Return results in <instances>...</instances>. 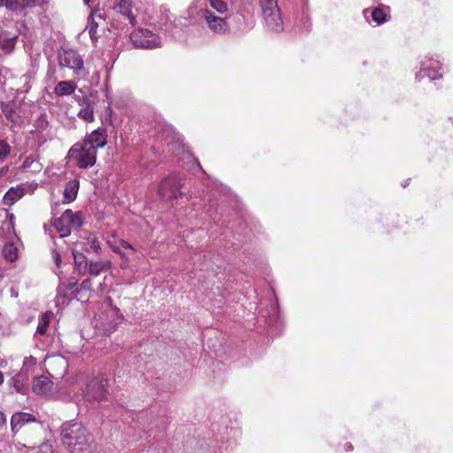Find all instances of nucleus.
<instances>
[{
	"label": "nucleus",
	"instance_id": "nucleus-34",
	"mask_svg": "<svg viewBox=\"0 0 453 453\" xmlns=\"http://www.w3.org/2000/svg\"><path fill=\"white\" fill-rule=\"evenodd\" d=\"M11 153V146L4 140H0V162H3Z\"/></svg>",
	"mask_w": 453,
	"mask_h": 453
},
{
	"label": "nucleus",
	"instance_id": "nucleus-25",
	"mask_svg": "<svg viewBox=\"0 0 453 453\" xmlns=\"http://www.w3.org/2000/svg\"><path fill=\"white\" fill-rule=\"evenodd\" d=\"M78 280L75 278H70L65 281H61L58 285V295L62 294V290H69L73 296L78 294Z\"/></svg>",
	"mask_w": 453,
	"mask_h": 453
},
{
	"label": "nucleus",
	"instance_id": "nucleus-31",
	"mask_svg": "<svg viewBox=\"0 0 453 453\" xmlns=\"http://www.w3.org/2000/svg\"><path fill=\"white\" fill-rule=\"evenodd\" d=\"M78 116L88 122H92L95 119L94 110L90 105L84 106L79 111Z\"/></svg>",
	"mask_w": 453,
	"mask_h": 453
},
{
	"label": "nucleus",
	"instance_id": "nucleus-32",
	"mask_svg": "<svg viewBox=\"0 0 453 453\" xmlns=\"http://www.w3.org/2000/svg\"><path fill=\"white\" fill-rule=\"evenodd\" d=\"M33 80L34 76L31 73H26L20 77V82L23 85L21 92L27 93L30 90Z\"/></svg>",
	"mask_w": 453,
	"mask_h": 453
},
{
	"label": "nucleus",
	"instance_id": "nucleus-42",
	"mask_svg": "<svg viewBox=\"0 0 453 453\" xmlns=\"http://www.w3.org/2000/svg\"><path fill=\"white\" fill-rule=\"evenodd\" d=\"M6 423V416L3 411H0V426L5 425Z\"/></svg>",
	"mask_w": 453,
	"mask_h": 453
},
{
	"label": "nucleus",
	"instance_id": "nucleus-6",
	"mask_svg": "<svg viewBox=\"0 0 453 453\" xmlns=\"http://www.w3.org/2000/svg\"><path fill=\"white\" fill-rule=\"evenodd\" d=\"M198 15L212 33L225 35L230 31L226 17H219L207 8L201 9Z\"/></svg>",
	"mask_w": 453,
	"mask_h": 453
},
{
	"label": "nucleus",
	"instance_id": "nucleus-14",
	"mask_svg": "<svg viewBox=\"0 0 453 453\" xmlns=\"http://www.w3.org/2000/svg\"><path fill=\"white\" fill-rule=\"evenodd\" d=\"M40 4V0H7V9L17 13H25L27 9H31Z\"/></svg>",
	"mask_w": 453,
	"mask_h": 453
},
{
	"label": "nucleus",
	"instance_id": "nucleus-30",
	"mask_svg": "<svg viewBox=\"0 0 453 453\" xmlns=\"http://www.w3.org/2000/svg\"><path fill=\"white\" fill-rule=\"evenodd\" d=\"M208 3L211 8L220 14L226 13L228 10L227 4L223 0H208Z\"/></svg>",
	"mask_w": 453,
	"mask_h": 453
},
{
	"label": "nucleus",
	"instance_id": "nucleus-21",
	"mask_svg": "<svg viewBox=\"0 0 453 453\" xmlns=\"http://www.w3.org/2000/svg\"><path fill=\"white\" fill-rule=\"evenodd\" d=\"M25 194L24 188L20 187L11 188L4 196V203L6 205H12Z\"/></svg>",
	"mask_w": 453,
	"mask_h": 453
},
{
	"label": "nucleus",
	"instance_id": "nucleus-46",
	"mask_svg": "<svg viewBox=\"0 0 453 453\" xmlns=\"http://www.w3.org/2000/svg\"><path fill=\"white\" fill-rule=\"evenodd\" d=\"M112 250L115 252V253H118V254H121V251L119 250V247H112Z\"/></svg>",
	"mask_w": 453,
	"mask_h": 453
},
{
	"label": "nucleus",
	"instance_id": "nucleus-7",
	"mask_svg": "<svg viewBox=\"0 0 453 453\" xmlns=\"http://www.w3.org/2000/svg\"><path fill=\"white\" fill-rule=\"evenodd\" d=\"M182 180L180 175L172 173L160 183L158 194L165 199H176L182 195L180 191Z\"/></svg>",
	"mask_w": 453,
	"mask_h": 453
},
{
	"label": "nucleus",
	"instance_id": "nucleus-12",
	"mask_svg": "<svg viewBox=\"0 0 453 453\" xmlns=\"http://www.w3.org/2000/svg\"><path fill=\"white\" fill-rule=\"evenodd\" d=\"M160 29L165 32H172L175 27V25L171 19V13L168 8L165 6H160L157 12V18L154 20Z\"/></svg>",
	"mask_w": 453,
	"mask_h": 453
},
{
	"label": "nucleus",
	"instance_id": "nucleus-36",
	"mask_svg": "<svg viewBox=\"0 0 453 453\" xmlns=\"http://www.w3.org/2000/svg\"><path fill=\"white\" fill-rule=\"evenodd\" d=\"M92 289V281L90 279H85L78 288V294L81 291H90Z\"/></svg>",
	"mask_w": 453,
	"mask_h": 453
},
{
	"label": "nucleus",
	"instance_id": "nucleus-16",
	"mask_svg": "<svg viewBox=\"0 0 453 453\" xmlns=\"http://www.w3.org/2000/svg\"><path fill=\"white\" fill-rule=\"evenodd\" d=\"M53 387V382L46 376L35 377L33 381V391L37 395H49Z\"/></svg>",
	"mask_w": 453,
	"mask_h": 453
},
{
	"label": "nucleus",
	"instance_id": "nucleus-9",
	"mask_svg": "<svg viewBox=\"0 0 453 453\" xmlns=\"http://www.w3.org/2000/svg\"><path fill=\"white\" fill-rule=\"evenodd\" d=\"M58 64L61 67H67L79 75L83 70V59L81 55L73 50H63L58 54Z\"/></svg>",
	"mask_w": 453,
	"mask_h": 453
},
{
	"label": "nucleus",
	"instance_id": "nucleus-29",
	"mask_svg": "<svg viewBox=\"0 0 453 453\" xmlns=\"http://www.w3.org/2000/svg\"><path fill=\"white\" fill-rule=\"evenodd\" d=\"M35 130L33 132L42 133L49 127V121L45 113H41L40 116L34 121Z\"/></svg>",
	"mask_w": 453,
	"mask_h": 453
},
{
	"label": "nucleus",
	"instance_id": "nucleus-2",
	"mask_svg": "<svg viewBox=\"0 0 453 453\" xmlns=\"http://www.w3.org/2000/svg\"><path fill=\"white\" fill-rule=\"evenodd\" d=\"M266 28L274 33L283 31V19L277 0H259Z\"/></svg>",
	"mask_w": 453,
	"mask_h": 453
},
{
	"label": "nucleus",
	"instance_id": "nucleus-3",
	"mask_svg": "<svg viewBox=\"0 0 453 453\" xmlns=\"http://www.w3.org/2000/svg\"><path fill=\"white\" fill-rule=\"evenodd\" d=\"M419 70L416 73V79L421 81L427 78L430 81L442 79L444 65L438 56H425L420 60Z\"/></svg>",
	"mask_w": 453,
	"mask_h": 453
},
{
	"label": "nucleus",
	"instance_id": "nucleus-4",
	"mask_svg": "<svg viewBox=\"0 0 453 453\" xmlns=\"http://www.w3.org/2000/svg\"><path fill=\"white\" fill-rule=\"evenodd\" d=\"M106 387L107 380L103 376L95 377L89 380L83 390L85 400L90 403H98L107 400L108 390Z\"/></svg>",
	"mask_w": 453,
	"mask_h": 453
},
{
	"label": "nucleus",
	"instance_id": "nucleus-5",
	"mask_svg": "<svg viewBox=\"0 0 453 453\" xmlns=\"http://www.w3.org/2000/svg\"><path fill=\"white\" fill-rule=\"evenodd\" d=\"M130 40L135 48L151 50L161 45L160 37L147 28L134 30L130 35Z\"/></svg>",
	"mask_w": 453,
	"mask_h": 453
},
{
	"label": "nucleus",
	"instance_id": "nucleus-39",
	"mask_svg": "<svg viewBox=\"0 0 453 453\" xmlns=\"http://www.w3.org/2000/svg\"><path fill=\"white\" fill-rule=\"evenodd\" d=\"M57 291L58 292V288L57 289ZM73 297V296L71 295L69 290H62V294L61 295H58V293L57 294V300H58V302H59L60 298L71 300Z\"/></svg>",
	"mask_w": 453,
	"mask_h": 453
},
{
	"label": "nucleus",
	"instance_id": "nucleus-19",
	"mask_svg": "<svg viewBox=\"0 0 453 453\" xmlns=\"http://www.w3.org/2000/svg\"><path fill=\"white\" fill-rule=\"evenodd\" d=\"M114 8L126 17L132 26L135 25L136 19L132 13V0H120Z\"/></svg>",
	"mask_w": 453,
	"mask_h": 453
},
{
	"label": "nucleus",
	"instance_id": "nucleus-43",
	"mask_svg": "<svg viewBox=\"0 0 453 453\" xmlns=\"http://www.w3.org/2000/svg\"><path fill=\"white\" fill-rule=\"evenodd\" d=\"M344 448H345V450H346V451H350V450H352L353 446H352V444H351V443L347 442V443H345Z\"/></svg>",
	"mask_w": 453,
	"mask_h": 453
},
{
	"label": "nucleus",
	"instance_id": "nucleus-13",
	"mask_svg": "<svg viewBox=\"0 0 453 453\" xmlns=\"http://www.w3.org/2000/svg\"><path fill=\"white\" fill-rule=\"evenodd\" d=\"M36 420L35 416L28 412H16L12 416L11 418V429L12 432L16 434L19 429L26 424L35 422Z\"/></svg>",
	"mask_w": 453,
	"mask_h": 453
},
{
	"label": "nucleus",
	"instance_id": "nucleus-37",
	"mask_svg": "<svg viewBox=\"0 0 453 453\" xmlns=\"http://www.w3.org/2000/svg\"><path fill=\"white\" fill-rule=\"evenodd\" d=\"M105 302H107L109 306H110V312L112 315H116L117 316V319L122 320L123 317L120 315L119 310L117 307H112L111 306V298H108Z\"/></svg>",
	"mask_w": 453,
	"mask_h": 453
},
{
	"label": "nucleus",
	"instance_id": "nucleus-41",
	"mask_svg": "<svg viewBox=\"0 0 453 453\" xmlns=\"http://www.w3.org/2000/svg\"><path fill=\"white\" fill-rule=\"evenodd\" d=\"M119 243H120V246H121L122 248H124V249H128V250H134L133 246H132L128 242H127V241H125V240H120Z\"/></svg>",
	"mask_w": 453,
	"mask_h": 453
},
{
	"label": "nucleus",
	"instance_id": "nucleus-51",
	"mask_svg": "<svg viewBox=\"0 0 453 453\" xmlns=\"http://www.w3.org/2000/svg\"><path fill=\"white\" fill-rule=\"evenodd\" d=\"M89 1H90V0H83L84 4H85L86 5H88V4H89Z\"/></svg>",
	"mask_w": 453,
	"mask_h": 453
},
{
	"label": "nucleus",
	"instance_id": "nucleus-50",
	"mask_svg": "<svg viewBox=\"0 0 453 453\" xmlns=\"http://www.w3.org/2000/svg\"><path fill=\"white\" fill-rule=\"evenodd\" d=\"M407 185H408V182H407V181H406V182L402 183L403 188H406V187H407Z\"/></svg>",
	"mask_w": 453,
	"mask_h": 453
},
{
	"label": "nucleus",
	"instance_id": "nucleus-47",
	"mask_svg": "<svg viewBox=\"0 0 453 453\" xmlns=\"http://www.w3.org/2000/svg\"><path fill=\"white\" fill-rule=\"evenodd\" d=\"M5 5L7 7V0H0V7Z\"/></svg>",
	"mask_w": 453,
	"mask_h": 453
},
{
	"label": "nucleus",
	"instance_id": "nucleus-28",
	"mask_svg": "<svg viewBox=\"0 0 453 453\" xmlns=\"http://www.w3.org/2000/svg\"><path fill=\"white\" fill-rule=\"evenodd\" d=\"M78 188V182H68L64 192L65 203L73 202L76 198Z\"/></svg>",
	"mask_w": 453,
	"mask_h": 453
},
{
	"label": "nucleus",
	"instance_id": "nucleus-38",
	"mask_svg": "<svg viewBox=\"0 0 453 453\" xmlns=\"http://www.w3.org/2000/svg\"><path fill=\"white\" fill-rule=\"evenodd\" d=\"M35 365H36V358H35L32 356L27 357L24 359L23 367H32V366H35Z\"/></svg>",
	"mask_w": 453,
	"mask_h": 453
},
{
	"label": "nucleus",
	"instance_id": "nucleus-15",
	"mask_svg": "<svg viewBox=\"0 0 453 453\" xmlns=\"http://www.w3.org/2000/svg\"><path fill=\"white\" fill-rule=\"evenodd\" d=\"M2 110L6 119L11 121L13 126L20 127L22 125L24 119L19 107H16L14 104H4L2 106Z\"/></svg>",
	"mask_w": 453,
	"mask_h": 453
},
{
	"label": "nucleus",
	"instance_id": "nucleus-48",
	"mask_svg": "<svg viewBox=\"0 0 453 453\" xmlns=\"http://www.w3.org/2000/svg\"><path fill=\"white\" fill-rule=\"evenodd\" d=\"M4 382V374L0 372V385Z\"/></svg>",
	"mask_w": 453,
	"mask_h": 453
},
{
	"label": "nucleus",
	"instance_id": "nucleus-11",
	"mask_svg": "<svg viewBox=\"0 0 453 453\" xmlns=\"http://www.w3.org/2000/svg\"><path fill=\"white\" fill-rule=\"evenodd\" d=\"M365 19L371 24L380 26L385 23L388 19V13L384 7L367 8L363 11Z\"/></svg>",
	"mask_w": 453,
	"mask_h": 453
},
{
	"label": "nucleus",
	"instance_id": "nucleus-26",
	"mask_svg": "<svg viewBox=\"0 0 453 453\" xmlns=\"http://www.w3.org/2000/svg\"><path fill=\"white\" fill-rule=\"evenodd\" d=\"M3 255L6 260L13 262L18 258V248L12 242L5 243L3 248Z\"/></svg>",
	"mask_w": 453,
	"mask_h": 453
},
{
	"label": "nucleus",
	"instance_id": "nucleus-20",
	"mask_svg": "<svg viewBox=\"0 0 453 453\" xmlns=\"http://www.w3.org/2000/svg\"><path fill=\"white\" fill-rule=\"evenodd\" d=\"M76 89V83L73 81H59L55 87L54 92L58 96L72 95Z\"/></svg>",
	"mask_w": 453,
	"mask_h": 453
},
{
	"label": "nucleus",
	"instance_id": "nucleus-33",
	"mask_svg": "<svg viewBox=\"0 0 453 453\" xmlns=\"http://www.w3.org/2000/svg\"><path fill=\"white\" fill-rule=\"evenodd\" d=\"M49 324H50V318L47 316V314H44L39 319L36 333L39 334H42V335L44 334L47 332Z\"/></svg>",
	"mask_w": 453,
	"mask_h": 453
},
{
	"label": "nucleus",
	"instance_id": "nucleus-49",
	"mask_svg": "<svg viewBox=\"0 0 453 453\" xmlns=\"http://www.w3.org/2000/svg\"><path fill=\"white\" fill-rule=\"evenodd\" d=\"M43 227H44V231H45V233H46L47 231H50V229L46 225H44V226H43Z\"/></svg>",
	"mask_w": 453,
	"mask_h": 453
},
{
	"label": "nucleus",
	"instance_id": "nucleus-18",
	"mask_svg": "<svg viewBox=\"0 0 453 453\" xmlns=\"http://www.w3.org/2000/svg\"><path fill=\"white\" fill-rule=\"evenodd\" d=\"M62 215L63 220H65L70 231L72 228L79 229L83 225L82 214L81 211L74 213L72 210L67 209Z\"/></svg>",
	"mask_w": 453,
	"mask_h": 453
},
{
	"label": "nucleus",
	"instance_id": "nucleus-35",
	"mask_svg": "<svg viewBox=\"0 0 453 453\" xmlns=\"http://www.w3.org/2000/svg\"><path fill=\"white\" fill-rule=\"evenodd\" d=\"M88 250L94 251L95 253H99L101 250L100 244L97 239L95 236H88Z\"/></svg>",
	"mask_w": 453,
	"mask_h": 453
},
{
	"label": "nucleus",
	"instance_id": "nucleus-24",
	"mask_svg": "<svg viewBox=\"0 0 453 453\" xmlns=\"http://www.w3.org/2000/svg\"><path fill=\"white\" fill-rule=\"evenodd\" d=\"M96 18L101 19L102 16L101 14H97L96 11H91L87 27L88 29L89 36L92 40H96V29L98 27V24L96 21Z\"/></svg>",
	"mask_w": 453,
	"mask_h": 453
},
{
	"label": "nucleus",
	"instance_id": "nucleus-17",
	"mask_svg": "<svg viewBox=\"0 0 453 453\" xmlns=\"http://www.w3.org/2000/svg\"><path fill=\"white\" fill-rule=\"evenodd\" d=\"M17 38L18 35L11 32L2 31L0 33V50L4 54L11 53L15 47Z\"/></svg>",
	"mask_w": 453,
	"mask_h": 453
},
{
	"label": "nucleus",
	"instance_id": "nucleus-10",
	"mask_svg": "<svg viewBox=\"0 0 453 453\" xmlns=\"http://www.w3.org/2000/svg\"><path fill=\"white\" fill-rule=\"evenodd\" d=\"M81 142L97 152L98 149L107 144V131L104 127H98L87 134Z\"/></svg>",
	"mask_w": 453,
	"mask_h": 453
},
{
	"label": "nucleus",
	"instance_id": "nucleus-22",
	"mask_svg": "<svg viewBox=\"0 0 453 453\" xmlns=\"http://www.w3.org/2000/svg\"><path fill=\"white\" fill-rule=\"evenodd\" d=\"M52 226L56 229V231L59 234L61 238H65L70 235L71 231L69 230V226H67L65 220H63V215L59 218L55 219L52 221Z\"/></svg>",
	"mask_w": 453,
	"mask_h": 453
},
{
	"label": "nucleus",
	"instance_id": "nucleus-40",
	"mask_svg": "<svg viewBox=\"0 0 453 453\" xmlns=\"http://www.w3.org/2000/svg\"><path fill=\"white\" fill-rule=\"evenodd\" d=\"M52 257H53V260H54L56 265L58 267H59L60 265H61V255H60V253L58 250H52Z\"/></svg>",
	"mask_w": 453,
	"mask_h": 453
},
{
	"label": "nucleus",
	"instance_id": "nucleus-1",
	"mask_svg": "<svg viewBox=\"0 0 453 453\" xmlns=\"http://www.w3.org/2000/svg\"><path fill=\"white\" fill-rule=\"evenodd\" d=\"M61 440L71 453H94L96 448L93 434L78 422L62 425Z\"/></svg>",
	"mask_w": 453,
	"mask_h": 453
},
{
	"label": "nucleus",
	"instance_id": "nucleus-44",
	"mask_svg": "<svg viewBox=\"0 0 453 453\" xmlns=\"http://www.w3.org/2000/svg\"><path fill=\"white\" fill-rule=\"evenodd\" d=\"M6 173H7V168L6 167H2L0 169V177L4 175Z\"/></svg>",
	"mask_w": 453,
	"mask_h": 453
},
{
	"label": "nucleus",
	"instance_id": "nucleus-8",
	"mask_svg": "<svg viewBox=\"0 0 453 453\" xmlns=\"http://www.w3.org/2000/svg\"><path fill=\"white\" fill-rule=\"evenodd\" d=\"M69 155L74 157L77 154V165L79 168L87 169L96 162L97 152L81 142L75 143L69 150Z\"/></svg>",
	"mask_w": 453,
	"mask_h": 453
},
{
	"label": "nucleus",
	"instance_id": "nucleus-45",
	"mask_svg": "<svg viewBox=\"0 0 453 453\" xmlns=\"http://www.w3.org/2000/svg\"><path fill=\"white\" fill-rule=\"evenodd\" d=\"M29 160H30V158H29V157H27V158H26V160L24 161V166H25V167H28V166H30V161H29Z\"/></svg>",
	"mask_w": 453,
	"mask_h": 453
},
{
	"label": "nucleus",
	"instance_id": "nucleus-27",
	"mask_svg": "<svg viewBox=\"0 0 453 453\" xmlns=\"http://www.w3.org/2000/svg\"><path fill=\"white\" fill-rule=\"evenodd\" d=\"M73 262L80 273H84L88 267L87 258L82 253L73 251Z\"/></svg>",
	"mask_w": 453,
	"mask_h": 453
},
{
	"label": "nucleus",
	"instance_id": "nucleus-23",
	"mask_svg": "<svg viewBox=\"0 0 453 453\" xmlns=\"http://www.w3.org/2000/svg\"><path fill=\"white\" fill-rule=\"evenodd\" d=\"M111 267L110 262H89L88 264L87 269L88 270V273L91 275L97 276L99 275L103 271L108 270Z\"/></svg>",
	"mask_w": 453,
	"mask_h": 453
}]
</instances>
